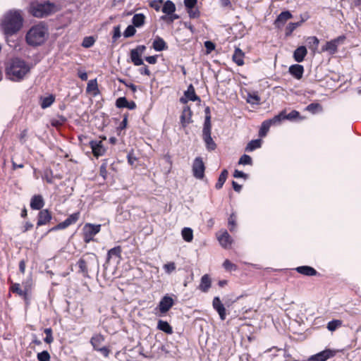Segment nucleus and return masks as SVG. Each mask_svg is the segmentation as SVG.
I'll list each match as a JSON object with an SVG mask.
<instances>
[{
    "mask_svg": "<svg viewBox=\"0 0 361 361\" xmlns=\"http://www.w3.org/2000/svg\"><path fill=\"white\" fill-rule=\"evenodd\" d=\"M23 18L20 10H10L1 20V28L7 36L17 33L22 27Z\"/></svg>",
    "mask_w": 361,
    "mask_h": 361,
    "instance_id": "f257e3e1",
    "label": "nucleus"
},
{
    "mask_svg": "<svg viewBox=\"0 0 361 361\" xmlns=\"http://www.w3.org/2000/svg\"><path fill=\"white\" fill-rule=\"evenodd\" d=\"M49 37V29L46 24L39 23L32 25L26 32L25 42L33 47L42 45Z\"/></svg>",
    "mask_w": 361,
    "mask_h": 361,
    "instance_id": "f03ea898",
    "label": "nucleus"
},
{
    "mask_svg": "<svg viewBox=\"0 0 361 361\" xmlns=\"http://www.w3.org/2000/svg\"><path fill=\"white\" fill-rule=\"evenodd\" d=\"M29 65L20 59H13L6 68L8 78L13 81H20L30 72Z\"/></svg>",
    "mask_w": 361,
    "mask_h": 361,
    "instance_id": "7ed1b4c3",
    "label": "nucleus"
},
{
    "mask_svg": "<svg viewBox=\"0 0 361 361\" xmlns=\"http://www.w3.org/2000/svg\"><path fill=\"white\" fill-rule=\"evenodd\" d=\"M78 273L84 277H89V272L99 270V260L94 253H87L77 262Z\"/></svg>",
    "mask_w": 361,
    "mask_h": 361,
    "instance_id": "20e7f679",
    "label": "nucleus"
},
{
    "mask_svg": "<svg viewBox=\"0 0 361 361\" xmlns=\"http://www.w3.org/2000/svg\"><path fill=\"white\" fill-rule=\"evenodd\" d=\"M55 5L49 1L38 3L32 2L30 5V13L37 18H43L54 11Z\"/></svg>",
    "mask_w": 361,
    "mask_h": 361,
    "instance_id": "39448f33",
    "label": "nucleus"
},
{
    "mask_svg": "<svg viewBox=\"0 0 361 361\" xmlns=\"http://www.w3.org/2000/svg\"><path fill=\"white\" fill-rule=\"evenodd\" d=\"M100 230V224H85L82 228V238L84 242L89 243L94 240V237L99 233Z\"/></svg>",
    "mask_w": 361,
    "mask_h": 361,
    "instance_id": "423d86ee",
    "label": "nucleus"
},
{
    "mask_svg": "<svg viewBox=\"0 0 361 361\" xmlns=\"http://www.w3.org/2000/svg\"><path fill=\"white\" fill-rule=\"evenodd\" d=\"M345 39L344 35L338 36V37L327 42L322 48V51L328 52L329 54L333 55L338 51V46L343 44Z\"/></svg>",
    "mask_w": 361,
    "mask_h": 361,
    "instance_id": "0eeeda50",
    "label": "nucleus"
},
{
    "mask_svg": "<svg viewBox=\"0 0 361 361\" xmlns=\"http://www.w3.org/2000/svg\"><path fill=\"white\" fill-rule=\"evenodd\" d=\"M146 50L145 45H138L135 49L130 50V56L132 63L139 66L143 65V61L142 59V55Z\"/></svg>",
    "mask_w": 361,
    "mask_h": 361,
    "instance_id": "6e6552de",
    "label": "nucleus"
},
{
    "mask_svg": "<svg viewBox=\"0 0 361 361\" xmlns=\"http://www.w3.org/2000/svg\"><path fill=\"white\" fill-rule=\"evenodd\" d=\"M281 121V115H277L271 119L266 120L262 122L261 128L259 131L260 137H264L267 134L271 126L280 123Z\"/></svg>",
    "mask_w": 361,
    "mask_h": 361,
    "instance_id": "1a4fd4ad",
    "label": "nucleus"
},
{
    "mask_svg": "<svg viewBox=\"0 0 361 361\" xmlns=\"http://www.w3.org/2000/svg\"><path fill=\"white\" fill-rule=\"evenodd\" d=\"M205 166L201 157H196L192 164V173L197 179L203 178Z\"/></svg>",
    "mask_w": 361,
    "mask_h": 361,
    "instance_id": "9d476101",
    "label": "nucleus"
},
{
    "mask_svg": "<svg viewBox=\"0 0 361 361\" xmlns=\"http://www.w3.org/2000/svg\"><path fill=\"white\" fill-rule=\"evenodd\" d=\"M79 217L80 212H75L71 214L65 221L59 223L56 226L51 228L50 231L64 229L68 227L69 226L75 224L79 219Z\"/></svg>",
    "mask_w": 361,
    "mask_h": 361,
    "instance_id": "9b49d317",
    "label": "nucleus"
},
{
    "mask_svg": "<svg viewBox=\"0 0 361 361\" xmlns=\"http://www.w3.org/2000/svg\"><path fill=\"white\" fill-rule=\"evenodd\" d=\"M79 217L80 212H75L71 214L65 221L59 223L56 226L51 228L50 231L64 229L68 227L69 226L75 224L79 219Z\"/></svg>",
    "mask_w": 361,
    "mask_h": 361,
    "instance_id": "f8f14e48",
    "label": "nucleus"
},
{
    "mask_svg": "<svg viewBox=\"0 0 361 361\" xmlns=\"http://www.w3.org/2000/svg\"><path fill=\"white\" fill-rule=\"evenodd\" d=\"M79 217L80 212H75L71 214L65 221L59 223L56 226L51 228L50 231L64 229L68 227L69 226L75 224L79 219Z\"/></svg>",
    "mask_w": 361,
    "mask_h": 361,
    "instance_id": "ddd939ff",
    "label": "nucleus"
},
{
    "mask_svg": "<svg viewBox=\"0 0 361 361\" xmlns=\"http://www.w3.org/2000/svg\"><path fill=\"white\" fill-rule=\"evenodd\" d=\"M79 217L80 212H75L71 214L65 221L59 223L56 226L51 228L50 231L64 229L68 227L69 226L75 224L79 219Z\"/></svg>",
    "mask_w": 361,
    "mask_h": 361,
    "instance_id": "4468645a",
    "label": "nucleus"
},
{
    "mask_svg": "<svg viewBox=\"0 0 361 361\" xmlns=\"http://www.w3.org/2000/svg\"><path fill=\"white\" fill-rule=\"evenodd\" d=\"M79 217L80 212H75L71 214L65 221L59 223L56 226L51 228L50 231L64 229L68 227L69 226L75 224L79 219Z\"/></svg>",
    "mask_w": 361,
    "mask_h": 361,
    "instance_id": "2eb2a0df",
    "label": "nucleus"
},
{
    "mask_svg": "<svg viewBox=\"0 0 361 361\" xmlns=\"http://www.w3.org/2000/svg\"><path fill=\"white\" fill-rule=\"evenodd\" d=\"M212 127H203L202 130V138L205 142L206 148L209 151L214 150L216 149V144L211 136Z\"/></svg>",
    "mask_w": 361,
    "mask_h": 361,
    "instance_id": "dca6fc26",
    "label": "nucleus"
},
{
    "mask_svg": "<svg viewBox=\"0 0 361 361\" xmlns=\"http://www.w3.org/2000/svg\"><path fill=\"white\" fill-rule=\"evenodd\" d=\"M212 307L217 312L221 320L224 321L226 318V310L221 301L219 297H214L212 301Z\"/></svg>",
    "mask_w": 361,
    "mask_h": 361,
    "instance_id": "f3484780",
    "label": "nucleus"
},
{
    "mask_svg": "<svg viewBox=\"0 0 361 361\" xmlns=\"http://www.w3.org/2000/svg\"><path fill=\"white\" fill-rule=\"evenodd\" d=\"M335 355L336 352L334 350L326 349L310 356V360L313 361H326L328 359L333 357Z\"/></svg>",
    "mask_w": 361,
    "mask_h": 361,
    "instance_id": "a211bd4d",
    "label": "nucleus"
},
{
    "mask_svg": "<svg viewBox=\"0 0 361 361\" xmlns=\"http://www.w3.org/2000/svg\"><path fill=\"white\" fill-rule=\"evenodd\" d=\"M173 300L172 298L165 295L159 302V310L161 314L166 313L173 305Z\"/></svg>",
    "mask_w": 361,
    "mask_h": 361,
    "instance_id": "6ab92c4d",
    "label": "nucleus"
},
{
    "mask_svg": "<svg viewBox=\"0 0 361 361\" xmlns=\"http://www.w3.org/2000/svg\"><path fill=\"white\" fill-rule=\"evenodd\" d=\"M293 18V15L289 11L281 12L274 21V25L276 27H282L286 23L290 18Z\"/></svg>",
    "mask_w": 361,
    "mask_h": 361,
    "instance_id": "aec40b11",
    "label": "nucleus"
},
{
    "mask_svg": "<svg viewBox=\"0 0 361 361\" xmlns=\"http://www.w3.org/2000/svg\"><path fill=\"white\" fill-rule=\"evenodd\" d=\"M185 98L181 97L180 99V102L185 104L188 100L190 101H200V99L198 96L196 95L195 88L192 85H190L188 87V90L185 92Z\"/></svg>",
    "mask_w": 361,
    "mask_h": 361,
    "instance_id": "412c9836",
    "label": "nucleus"
},
{
    "mask_svg": "<svg viewBox=\"0 0 361 361\" xmlns=\"http://www.w3.org/2000/svg\"><path fill=\"white\" fill-rule=\"evenodd\" d=\"M90 145L94 155L97 157L103 155L105 152V149L100 140H92L90 142Z\"/></svg>",
    "mask_w": 361,
    "mask_h": 361,
    "instance_id": "4be33fe9",
    "label": "nucleus"
},
{
    "mask_svg": "<svg viewBox=\"0 0 361 361\" xmlns=\"http://www.w3.org/2000/svg\"><path fill=\"white\" fill-rule=\"evenodd\" d=\"M51 219V215L47 209L41 210L38 214L37 225L41 226L48 224Z\"/></svg>",
    "mask_w": 361,
    "mask_h": 361,
    "instance_id": "5701e85b",
    "label": "nucleus"
},
{
    "mask_svg": "<svg viewBox=\"0 0 361 361\" xmlns=\"http://www.w3.org/2000/svg\"><path fill=\"white\" fill-rule=\"evenodd\" d=\"M192 111L188 106H185L183 109L182 114L180 116V123L183 127H185L188 124L192 122Z\"/></svg>",
    "mask_w": 361,
    "mask_h": 361,
    "instance_id": "b1692460",
    "label": "nucleus"
},
{
    "mask_svg": "<svg viewBox=\"0 0 361 361\" xmlns=\"http://www.w3.org/2000/svg\"><path fill=\"white\" fill-rule=\"evenodd\" d=\"M44 205V201L42 195H35L30 200V207L35 210L41 209Z\"/></svg>",
    "mask_w": 361,
    "mask_h": 361,
    "instance_id": "393cba45",
    "label": "nucleus"
},
{
    "mask_svg": "<svg viewBox=\"0 0 361 361\" xmlns=\"http://www.w3.org/2000/svg\"><path fill=\"white\" fill-rule=\"evenodd\" d=\"M307 54V50L305 46L298 47L293 52V59L296 62L300 63L304 61Z\"/></svg>",
    "mask_w": 361,
    "mask_h": 361,
    "instance_id": "a878e982",
    "label": "nucleus"
},
{
    "mask_svg": "<svg viewBox=\"0 0 361 361\" xmlns=\"http://www.w3.org/2000/svg\"><path fill=\"white\" fill-rule=\"evenodd\" d=\"M289 73L296 79L300 80L302 78L304 68L302 65L300 64H294L289 67Z\"/></svg>",
    "mask_w": 361,
    "mask_h": 361,
    "instance_id": "bb28decb",
    "label": "nucleus"
},
{
    "mask_svg": "<svg viewBox=\"0 0 361 361\" xmlns=\"http://www.w3.org/2000/svg\"><path fill=\"white\" fill-rule=\"evenodd\" d=\"M217 238L219 243L224 248H228L231 245L232 239L226 231H224Z\"/></svg>",
    "mask_w": 361,
    "mask_h": 361,
    "instance_id": "cd10ccee",
    "label": "nucleus"
},
{
    "mask_svg": "<svg viewBox=\"0 0 361 361\" xmlns=\"http://www.w3.org/2000/svg\"><path fill=\"white\" fill-rule=\"evenodd\" d=\"M212 281L208 274L202 276L199 288L204 293H207L211 287Z\"/></svg>",
    "mask_w": 361,
    "mask_h": 361,
    "instance_id": "c85d7f7f",
    "label": "nucleus"
},
{
    "mask_svg": "<svg viewBox=\"0 0 361 361\" xmlns=\"http://www.w3.org/2000/svg\"><path fill=\"white\" fill-rule=\"evenodd\" d=\"M104 341V336L100 334H94L90 339V343L95 350L100 348Z\"/></svg>",
    "mask_w": 361,
    "mask_h": 361,
    "instance_id": "c756f323",
    "label": "nucleus"
},
{
    "mask_svg": "<svg viewBox=\"0 0 361 361\" xmlns=\"http://www.w3.org/2000/svg\"><path fill=\"white\" fill-rule=\"evenodd\" d=\"M295 269L298 273L308 276H315L317 274L314 268L309 266L298 267Z\"/></svg>",
    "mask_w": 361,
    "mask_h": 361,
    "instance_id": "7c9ffc66",
    "label": "nucleus"
},
{
    "mask_svg": "<svg viewBox=\"0 0 361 361\" xmlns=\"http://www.w3.org/2000/svg\"><path fill=\"white\" fill-rule=\"evenodd\" d=\"M244 53L239 48L235 49L233 55V60L238 66H243L244 64Z\"/></svg>",
    "mask_w": 361,
    "mask_h": 361,
    "instance_id": "2f4dec72",
    "label": "nucleus"
},
{
    "mask_svg": "<svg viewBox=\"0 0 361 361\" xmlns=\"http://www.w3.org/2000/svg\"><path fill=\"white\" fill-rule=\"evenodd\" d=\"M152 47L157 51H163L167 48L166 42L161 37H157L154 40Z\"/></svg>",
    "mask_w": 361,
    "mask_h": 361,
    "instance_id": "473e14b6",
    "label": "nucleus"
},
{
    "mask_svg": "<svg viewBox=\"0 0 361 361\" xmlns=\"http://www.w3.org/2000/svg\"><path fill=\"white\" fill-rule=\"evenodd\" d=\"M86 91L88 93H93L94 95H97L99 90L97 79L90 80L87 82Z\"/></svg>",
    "mask_w": 361,
    "mask_h": 361,
    "instance_id": "72a5a7b5",
    "label": "nucleus"
},
{
    "mask_svg": "<svg viewBox=\"0 0 361 361\" xmlns=\"http://www.w3.org/2000/svg\"><path fill=\"white\" fill-rule=\"evenodd\" d=\"M157 329L168 334H171L173 333L172 327L166 321L159 320Z\"/></svg>",
    "mask_w": 361,
    "mask_h": 361,
    "instance_id": "f704fd0d",
    "label": "nucleus"
},
{
    "mask_svg": "<svg viewBox=\"0 0 361 361\" xmlns=\"http://www.w3.org/2000/svg\"><path fill=\"white\" fill-rule=\"evenodd\" d=\"M176 11V6L171 1H166L162 7V12L166 15H171Z\"/></svg>",
    "mask_w": 361,
    "mask_h": 361,
    "instance_id": "c9c22d12",
    "label": "nucleus"
},
{
    "mask_svg": "<svg viewBox=\"0 0 361 361\" xmlns=\"http://www.w3.org/2000/svg\"><path fill=\"white\" fill-rule=\"evenodd\" d=\"M306 41L307 42L309 48L312 51H317L319 44V40L317 37H315V36L308 37L307 38Z\"/></svg>",
    "mask_w": 361,
    "mask_h": 361,
    "instance_id": "e433bc0d",
    "label": "nucleus"
},
{
    "mask_svg": "<svg viewBox=\"0 0 361 361\" xmlns=\"http://www.w3.org/2000/svg\"><path fill=\"white\" fill-rule=\"evenodd\" d=\"M121 247L120 246L114 247L110 249L107 253L106 261L109 262L111 258L116 257L118 258L121 257Z\"/></svg>",
    "mask_w": 361,
    "mask_h": 361,
    "instance_id": "4c0bfd02",
    "label": "nucleus"
},
{
    "mask_svg": "<svg viewBox=\"0 0 361 361\" xmlns=\"http://www.w3.org/2000/svg\"><path fill=\"white\" fill-rule=\"evenodd\" d=\"M145 20V16L142 13H137L134 15L132 22L134 26L140 27L143 25Z\"/></svg>",
    "mask_w": 361,
    "mask_h": 361,
    "instance_id": "58836bf2",
    "label": "nucleus"
},
{
    "mask_svg": "<svg viewBox=\"0 0 361 361\" xmlns=\"http://www.w3.org/2000/svg\"><path fill=\"white\" fill-rule=\"evenodd\" d=\"M227 176H228V171L226 169H224L221 171V173L219 177L218 181L215 185V187L217 190H219L223 187L224 183L226 180Z\"/></svg>",
    "mask_w": 361,
    "mask_h": 361,
    "instance_id": "ea45409f",
    "label": "nucleus"
},
{
    "mask_svg": "<svg viewBox=\"0 0 361 361\" xmlns=\"http://www.w3.org/2000/svg\"><path fill=\"white\" fill-rule=\"evenodd\" d=\"M55 100V97L53 94H50L47 97L41 99V107L46 109L49 107Z\"/></svg>",
    "mask_w": 361,
    "mask_h": 361,
    "instance_id": "a19ab883",
    "label": "nucleus"
},
{
    "mask_svg": "<svg viewBox=\"0 0 361 361\" xmlns=\"http://www.w3.org/2000/svg\"><path fill=\"white\" fill-rule=\"evenodd\" d=\"M181 235L186 242H191L193 239V231L190 228H184L181 231Z\"/></svg>",
    "mask_w": 361,
    "mask_h": 361,
    "instance_id": "79ce46f5",
    "label": "nucleus"
},
{
    "mask_svg": "<svg viewBox=\"0 0 361 361\" xmlns=\"http://www.w3.org/2000/svg\"><path fill=\"white\" fill-rule=\"evenodd\" d=\"M304 22V20L302 19L300 22L297 23H290L286 27V36H290L291 35L292 32L299 26H300L302 23Z\"/></svg>",
    "mask_w": 361,
    "mask_h": 361,
    "instance_id": "37998d69",
    "label": "nucleus"
},
{
    "mask_svg": "<svg viewBox=\"0 0 361 361\" xmlns=\"http://www.w3.org/2000/svg\"><path fill=\"white\" fill-rule=\"evenodd\" d=\"M262 141L261 140L257 139L251 140L245 147V150L247 152H252L256 149H258L261 147Z\"/></svg>",
    "mask_w": 361,
    "mask_h": 361,
    "instance_id": "c03bdc74",
    "label": "nucleus"
},
{
    "mask_svg": "<svg viewBox=\"0 0 361 361\" xmlns=\"http://www.w3.org/2000/svg\"><path fill=\"white\" fill-rule=\"evenodd\" d=\"M279 115H281V121H282L284 119H288V120L295 119L299 116L300 114L298 111L293 110L288 114H286L285 112L282 111Z\"/></svg>",
    "mask_w": 361,
    "mask_h": 361,
    "instance_id": "a18cd8bd",
    "label": "nucleus"
},
{
    "mask_svg": "<svg viewBox=\"0 0 361 361\" xmlns=\"http://www.w3.org/2000/svg\"><path fill=\"white\" fill-rule=\"evenodd\" d=\"M342 325V321L341 320H339V319H334L332 321H330L328 324H327V329L330 331H335L336 329H338V327L341 326Z\"/></svg>",
    "mask_w": 361,
    "mask_h": 361,
    "instance_id": "49530a36",
    "label": "nucleus"
},
{
    "mask_svg": "<svg viewBox=\"0 0 361 361\" xmlns=\"http://www.w3.org/2000/svg\"><path fill=\"white\" fill-rule=\"evenodd\" d=\"M260 98L257 94H247V102L251 104H257L259 103Z\"/></svg>",
    "mask_w": 361,
    "mask_h": 361,
    "instance_id": "de8ad7c7",
    "label": "nucleus"
},
{
    "mask_svg": "<svg viewBox=\"0 0 361 361\" xmlns=\"http://www.w3.org/2000/svg\"><path fill=\"white\" fill-rule=\"evenodd\" d=\"M94 42L93 37H85L82 42V46L85 48H90L93 46Z\"/></svg>",
    "mask_w": 361,
    "mask_h": 361,
    "instance_id": "09e8293b",
    "label": "nucleus"
},
{
    "mask_svg": "<svg viewBox=\"0 0 361 361\" xmlns=\"http://www.w3.org/2000/svg\"><path fill=\"white\" fill-rule=\"evenodd\" d=\"M252 158L247 154H243L238 161V164L252 165Z\"/></svg>",
    "mask_w": 361,
    "mask_h": 361,
    "instance_id": "8fccbe9b",
    "label": "nucleus"
},
{
    "mask_svg": "<svg viewBox=\"0 0 361 361\" xmlns=\"http://www.w3.org/2000/svg\"><path fill=\"white\" fill-rule=\"evenodd\" d=\"M11 290L12 292L16 293L20 296H25L26 295V292L20 288L19 283H13L11 287Z\"/></svg>",
    "mask_w": 361,
    "mask_h": 361,
    "instance_id": "3c124183",
    "label": "nucleus"
},
{
    "mask_svg": "<svg viewBox=\"0 0 361 361\" xmlns=\"http://www.w3.org/2000/svg\"><path fill=\"white\" fill-rule=\"evenodd\" d=\"M204 113H205V119H204L203 127H207V125L209 126V127H212L210 108L209 106H207L205 108Z\"/></svg>",
    "mask_w": 361,
    "mask_h": 361,
    "instance_id": "603ef678",
    "label": "nucleus"
},
{
    "mask_svg": "<svg viewBox=\"0 0 361 361\" xmlns=\"http://www.w3.org/2000/svg\"><path fill=\"white\" fill-rule=\"evenodd\" d=\"M44 331L46 334V337L44 339V341L45 343L50 344L54 341V338L52 336V330L51 328H47L44 329Z\"/></svg>",
    "mask_w": 361,
    "mask_h": 361,
    "instance_id": "864d4df0",
    "label": "nucleus"
},
{
    "mask_svg": "<svg viewBox=\"0 0 361 361\" xmlns=\"http://www.w3.org/2000/svg\"><path fill=\"white\" fill-rule=\"evenodd\" d=\"M136 32V30L134 25H128L123 32L125 37H130L133 36Z\"/></svg>",
    "mask_w": 361,
    "mask_h": 361,
    "instance_id": "5fc2aeb1",
    "label": "nucleus"
},
{
    "mask_svg": "<svg viewBox=\"0 0 361 361\" xmlns=\"http://www.w3.org/2000/svg\"><path fill=\"white\" fill-rule=\"evenodd\" d=\"M228 226L231 232L234 231L236 227V216L234 214H232L228 219Z\"/></svg>",
    "mask_w": 361,
    "mask_h": 361,
    "instance_id": "6e6d98bb",
    "label": "nucleus"
},
{
    "mask_svg": "<svg viewBox=\"0 0 361 361\" xmlns=\"http://www.w3.org/2000/svg\"><path fill=\"white\" fill-rule=\"evenodd\" d=\"M224 268L227 271H235L237 269V266L233 264L228 259H226L223 263Z\"/></svg>",
    "mask_w": 361,
    "mask_h": 361,
    "instance_id": "4d7b16f0",
    "label": "nucleus"
},
{
    "mask_svg": "<svg viewBox=\"0 0 361 361\" xmlns=\"http://www.w3.org/2000/svg\"><path fill=\"white\" fill-rule=\"evenodd\" d=\"M318 109H322V106L319 104L317 103H311L306 107V110L312 113L315 114Z\"/></svg>",
    "mask_w": 361,
    "mask_h": 361,
    "instance_id": "13d9d810",
    "label": "nucleus"
},
{
    "mask_svg": "<svg viewBox=\"0 0 361 361\" xmlns=\"http://www.w3.org/2000/svg\"><path fill=\"white\" fill-rule=\"evenodd\" d=\"M150 6L159 11L163 7V0H153L150 3Z\"/></svg>",
    "mask_w": 361,
    "mask_h": 361,
    "instance_id": "bf43d9fd",
    "label": "nucleus"
},
{
    "mask_svg": "<svg viewBox=\"0 0 361 361\" xmlns=\"http://www.w3.org/2000/svg\"><path fill=\"white\" fill-rule=\"evenodd\" d=\"M37 359L39 361H49V360H50L49 353L46 350L39 353L37 354Z\"/></svg>",
    "mask_w": 361,
    "mask_h": 361,
    "instance_id": "052dcab7",
    "label": "nucleus"
},
{
    "mask_svg": "<svg viewBox=\"0 0 361 361\" xmlns=\"http://www.w3.org/2000/svg\"><path fill=\"white\" fill-rule=\"evenodd\" d=\"M190 18H197L200 16V11L195 7H192V8H186Z\"/></svg>",
    "mask_w": 361,
    "mask_h": 361,
    "instance_id": "680f3d73",
    "label": "nucleus"
},
{
    "mask_svg": "<svg viewBox=\"0 0 361 361\" xmlns=\"http://www.w3.org/2000/svg\"><path fill=\"white\" fill-rule=\"evenodd\" d=\"M128 104V100L126 97H119L116 99V105L118 108H126Z\"/></svg>",
    "mask_w": 361,
    "mask_h": 361,
    "instance_id": "e2e57ef3",
    "label": "nucleus"
},
{
    "mask_svg": "<svg viewBox=\"0 0 361 361\" xmlns=\"http://www.w3.org/2000/svg\"><path fill=\"white\" fill-rule=\"evenodd\" d=\"M164 269L168 274H171L176 269V265L174 262H169L164 265Z\"/></svg>",
    "mask_w": 361,
    "mask_h": 361,
    "instance_id": "0e129e2a",
    "label": "nucleus"
},
{
    "mask_svg": "<svg viewBox=\"0 0 361 361\" xmlns=\"http://www.w3.org/2000/svg\"><path fill=\"white\" fill-rule=\"evenodd\" d=\"M179 18V16L176 14H171L167 16H161V19L166 20L168 23H172L174 20H176Z\"/></svg>",
    "mask_w": 361,
    "mask_h": 361,
    "instance_id": "69168bd1",
    "label": "nucleus"
},
{
    "mask_svg": "<svg viewBox=\"0 0 361 361\" xmlns=\"http://www.w3.org/2000/svg\"><path fill=\"white\" fill-rule=\"evenodd\" d=\"M197 0H184V4L186 8L195 7Z\"/></svg>",
    "mask_w": 361,
    "mask_h": 361,
    "instance_id": "338daca9",
    "label": "nucleus"
},
{
    "mask_svg": "<svg viewBox=\"0 0 361 361\" xmlns=\"http://www.w3.org/2000/svg\"><path fill=\"white\" fill-rule=\"evenodd\" d=\"M97 351L100 352L105 357H108L110 354V350L107 347L99 348Z\"/></svg>",
    "mask_w": 361,
    "mask_h": 361,
    "instance_id": "774afa93",
    "label": "nucleus"
}]
</instances>
